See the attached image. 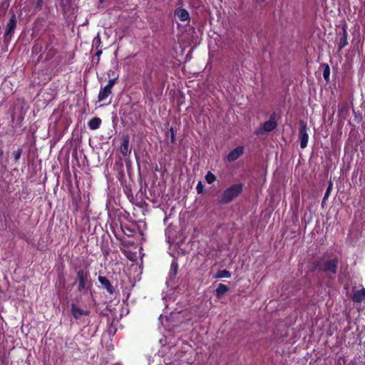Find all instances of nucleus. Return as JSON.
I'll return each mask as SVG.
<instances>
[{
    "label": "nucleus",
    "mask_w": 365,
    "mask_h": 365,
    "mask_svg": "<svg viewBox=\"0 0 365 365\" xmlns=\"http://www.w3.org/2000/svg\"><path fill=\"white\" fill-rule=\"evenodd\" d=\"M324 70H323V77L324 80L328 82L329 81V76H330V68L329 66L327 63H324L322 65Z\"/></svg>",
    "instance_id": "21"
},
{
    "label": "nucleus",
    "mask_w": 365,
    "mask_h": 365,
    "mask_svg": "<svg viewBox=\"0 0 365 365\" xmlns=\"http://www.w3.org/2000/svg\"><path fill=\"white\" fill-rule=\"evenodd\" d=\"M169 132L170 133V143H175V133L176 130L174 129L173 127H170L169 128Z\"/></svg>",
    "instance_id": "27"
},
{
    "label": "nucleus",
    "mask_w": 365,
    "mask_h": 365,
    "mask_svg": "<svg viewBox=\"0 0 365 365\" xmlns=\"http://www.w3.org/2000/svg\"><path fill=\"white\" fill-rule=\"evenodd\" d=\"M243 187L242 183L231 185L221 193L218 202L222 205L230 203L242 192Z\"/></svg>",
    "instance_id": "3"
},
{
    "label": "nucleus",
    "mask_w": 365,
    "mask_h": 365,
    "mask_svg": "<svg viewBox=\"0 0 365 365\" xmlns=\"http://www.w3.org/2000/svg\"><path fill=\"white\" fill-rule=\"evenodd\" d=\"M121 143L119 148L120 153L123 157H128L131 153V148L130 147V136L128 134H123L121 137Z\"/></svg>",
    "instance_id": "7"
},
{
    "label": "nucleus",
    "mask_w": 365,
    "mask_h": 365,
    "mask_svg": "<svg viewBox=\"0 0 365 365\" xmlns=\"http://www.w3.org/2000/svg\"><path fill=\"white\" fill-rule=\"evenodd\" d=\"M205 186L201 181H199L196 186L197 194H202L204 192Z\"/></svg>",
    "instance_id": "28"
},
{
    "label": "nucleus",
    "mask_w": 365,
    "mask_h": 365,
    "mask_svg": "<svg viewBox=\"0 0 365 365\" xmlns=\"http://www.w3.org/2000/svg\"><path fill=\"white\" fill-rule=\"evenodd\" d=\"M76 269V275L73 284L77 286L79 293L86 294L92 285L90 271L88 267Z\"/></svg>",
    "instance_id": "2"
},
{
    "label": "nucleus",
    "mask_w": 365,
    "mask_h": 365,
    "mask_svg": "<svg viewBox=\"0 0 365 365\" xmlns=\"http://www.w3.org/2000/svg\"><path fill=\"white\" fill-rule=\"evenodd\" d=\"M16 17L15 14L13 13L6 25V29L4 33V41L10 40L11 36L14 33V30L16 27Z\"/></svg>",
    "instance_id": "8"
},
{
    "label": "nucleus",
    "mask_w": 365,
    "mask_h": 365,
    "mask_svg": "<svg viewBox=\"0 0 365 365\" xmlns=\"http://www.w3.org/2000/svg\"><path fill=\"white\" fill-rule=\"evenodd\" d=\"M178 264L176 262L173 261L170 265V276L175 277L178 273Z\"/></svg>",
    "instance_id": "23"
},
{
    "label": "nucleus",
    "mask_w": 365,
    "mask_h": 365,
    "mask_svg": "<svg viewBox=\"0 0 365 365\" xmlns=\"http://www.w3.org/2000/svg\"><path fill=\"white\" fill-rule=\"evenodd\" d=\"M102 53H103L102 49L101 48H98L97 51L96 53V56L99 57L102 54Z\"/></svg>",
    "instance_id": "31"
},
{
    "label": "nucleus",
    "mask_w": 365,
    "mask_h": 365,
    "mask_svg": "<svg viewBox=\"0 0 365 365\" xmlns=\"http://www.w3.org/2000/svg\"><path fill=\"white\" fill-rule=\"evenodd\" d=\"M22 152H23V150L21 148H18L16 150H15L13 153V156H14L15 162H18L19 160L21 155L22 154Z\"/></svg>",
    "instance_id": "25"
},
{
    "label": "nucleus",
    "mask_w": 365,
    "mask_h": 365,
    "mask_svg": "<svg viewBox=\"0 0 365 365\" xmlns=\"http://www.w3.org/2000/svg\"><path fill=\"white\" fill-rule=\"evenodd\" d=\"M339 265V259L335 257L330 259L315 260L312 263L310 272H320L329 279H334L337 268Z\"/></svg>",
    "instance_id": "1"
},
{
    "label": "nucleus",
    "mask_w": 365,
    "mask_h": 365,
    "mask_svg": "<svg viewBox=\"0 0 365 365\" xmlns=\"http://www.w3.org/2000/svg\"><path fill=\"white\" fill-rule=\"evenodd\" d=\"M348 45V33L345 27H343V31L339 38V51H341Z\"/></svg>",
    "instance_id": "16"
},
{
    "label": "nucleus",
    "mask_w": 365,
    "mask_h": 365,
    "mask_svg": "<svg viewBox=\"0 0 365 365\" xmlns=\"http://www.w3.org/2000/svg\"><path fill=\"white\" fill-rule=\"evenodd\" d=\"M275 118V113H272L269 116V119L265 121L260 128H257L255 133L256 135H263L265 133L273 131L277 126Z\"/></svg>",
    "instance_id": "5"
},
{
    "label": "nucleus",
    "mask_w": 365,
    "mask_h": 365,
    "mask_svg": "<svg viewBox=\"0 0 365 365\" xmlns=\"http://www.w3.org/2000/svg\"><path fill=\"white\" fill-rule=\"evenodd\" d=\"M43 0H36V9H37L38 11H40L42 9V7H43Z\"/></svg>",
    "instance_id": "29"
},
{
    "label": "nucleus",
    "mask_w": 365,
    "mask_h": 365,
    "mask_svg": "<svg viewBox=\"0 0 365 365\" xmlns=\"http://www.w3.org/2000/svg\"><path fill=\"white\" fill-rule=\"evenodd\" d=\"M44 46V41L42 38H38L36 39L31 48V53L32 55H38L40 54L38 58V61H40V60L43 57V54L41 53V51L43 50V48Z\"/></svg>",
    "instance_id": "9"
},
{
    "label": "nucleus",
    "mask_w": 365,
    "mask_h": 365,
    "mask_svg": "<svg viewBox=\"0 0 365 365\" xmlns=\"http://www.w3.org/2000/svg\"><path fill=\"white\" fill-rule=\"evenodd\" d=\"M175 15L178 18L180 21H185L190 20L189 12L182 8H178L175 11Z\"/></svg>",
    "instance_id": "13"
},
{
    "label": "nucleus",
    "mask_w": 365,
    "mask_h": 365,
    "mask_svg": "<svg viewBox=\"0 0 365 365\" xmlns=\"http://www.w3.org/2000/svg\"><path fill=\"white\" fill-rule=\"evenodd\" d=\"M229 291V287L224 284H219L216 290H215V295L217 298L221 297L222 295L226 294Z\"/></svg>",
    "instance_id": "19"
},
{
    "label": "nucleus",
    "mask_w": 365,
    "mask_h": 365,
    "mask_svg": "<svg viewBox=\"0 0 365 365\" xmlns=\"http://www.w3.org/2000/svg\"><path fill=\"white\" fill-rule=\"evenodd\" d=\"M365 298V289L362 288L355 292L353 294L352 300L354 302L361 303Z\"/></svg>",
    "instance_id": "17"
},
{
    "label": "nucleus",
    "mask_w": 365,
    "mask_h": 365,
    "mask_svg": "<svg viewBox=\"0 0 365 365\" xmlns=\"http://www.w3.org/2000/svg\"><path fill=\"white\" fill-rule=\"evenodd\" d=\"M102 44L101 38L99 34L93 40V46L96 49L101 48Z\"/></svg>",
    "instance_id": "24"
},
{
    "label": "nucleus",
    "mask_w": 365,
    "mask_h": 365,
    "mask_svg": "<svg viewBox=\"0 0 365 365\" xmlns=\"http://www.w3.org/2000/svg\"><path fill=\"white\" fill-rule=\"evenodd\" d=\"M262 2L264 1L265 0H260Z\"/></svg>",
    "instance_id": "33"
},
{
    "label": "nucleus",
    "mask_w": 365,
    "mask_h": 365,
    "mask_svg": "<svg viewBox=\"0 0 365 365\" xmlns=\"http://www.w3.org/2000/svg\"><path fill=\"white\" fill-rule=\"evenodd\" d=\"M98 280L99 283L106 289L108 294L113 295L115 293V289L108 279H107L106 277L99 275Z\"/></svg>",
    "instance_id": "12"
},
{
    "label": "nucleus",
    "mask_w": 365,
    "mask_h": 365,
    "mask_svg": "<svg viewBox=\"0 0 365 365\" xmlns=\"http://www.w3.org/2000/svg\"><path fill=\"white\" fill-rule=\"evenodd\" d=\"M99 1H100L101 3H103V2L105 1V0H99Z\"/></svg>",
    "instance_id": "32"
},
{
    "label": "nucleus",
    "mask_w": 365,
    "mask_h": 365,
    "mask_svg": "<svg viewBox=\"0 0 365 365\" xmlns=\"http://www.w3.org/2000/svg\"><path fill=\"white\" fill-rule=\"evenodd\" d=\"M331 189H332V183H331V182H330L329 185L328 187L327 188V190L324 193V195L323 197L322 202H324L329 197Z\"/></svg>",
    "instance_id": "26"
},
{
    "label": "nucleus",
    "mask_w": 365,
    "mask_h": 365,
    "mask_svg": "<svg viewBox=\"0 0 365 365\" xmlns=\"http://www.w3.org/2000/svg\"><path fill=\"white\" fill-rule=\"evenodd\" d=\"M102 120L98 117H94L88 122V126L91 130H96L100 128Z\"/></svg>",
    "instance_id": "18"
},
{
    "label": "nucleus",
    "mask_w": 365,
    "mask_h": 365,
    "mask_svg": "<svg viewBox=\"0 0 365 365\" xmlns=\"http://www.w3.org/2000/svg\"><path fill=\"white\" fill-rule=\"evenodd\" d=\"M44 48L46 51L45 61L52 59L57 53L58 39L54 34H48L46 40L44 41Z\"/></svg>",
    "instance_id": "4"
},
{
    "label": "nucleus",
    "mask_w": 365,
    "mask_h": 365,
    "mask_svg": "<svg viewBox=\"0 0 365 365\" xmlns=\"http://www.w3.org/2000/svg\"><path fill=\"white\" fill-rule=\"evenodd\" d=\"M299 137L300 139V147L304 149L307 146L309 140L307 123L304 120L299 122Z\"/></svg>",
    "instance_id": "6"
},
{
    "label": "nucleus",
    "mask_w": 365,
    "mask_h": 365,
    "mask_svg": "<svg viewBox=\"0 0 365 365\" xmlns=\"http://www.w3.org/2000/svg\"><path fill=\"white\" fill-rule=\"evenodd\" d=\"M71 313L75 319H79L81 316L88 315L90 311L84 310L78 307L76 304L72 303L71 305Z\"/></svg>",
    "instance_id": "11"
},
{
    "label": "nucleus",
    "mask_w": 365,
    "mask_h": 365,
    "mask_svg": "<svg viewBox=\"0 0 365 365\" xmlns=\"http://www.w3.org/2000/svg\"><path fill=\"white\" fill-rule=\"evenodd\" d=\"M111 93L112 89L106 86L101 88L98 96V102L105 101Z\"/></svg>",
    "instance_id": "15"
},
{
    "label": "nucleus",
    "mask_w": 365,
    "mask_h": 365,
    "mask_svg": "<svg viewBox=\"0 0 365 365\" xmlns=\"http://www.w3.org/2000/svg\"><path fill=\"white\" fill-rule=\"evenodd\" d=\"M117 78H111L108 81V83L106 86V87L112 89L115 83H116Z\"/></svg>",
    "instance_id": "30"
},
{
    "label": "nucleus",
    "mask_w": 365,
    "mask_h": 365,
    "mask_svg": "<svg viewBox=\"0 0 365 365\" xmlns=\"http://www.w3.org/2000/svg\"><path fill=\"white\" fill-rule=\"evenodd\" d=\"M349 106L347 102H342L338 106V115L339 117L345 118L349 115Z\"/></svg>",
    "instance_id": "14"
},
{
    "label": "nucleus",
    "mask_w": 365,
    "mask_h": 365,
    "mask_svg": "<svg viewBox=\"0 0 365 365\" xmlns=\"http://www.w3.org/2000/svg\"><path fill=\"white\" fill-rule=\"evenodd\" d=\"M205 180L208 184L213 183L216 180L217 177L211 171H208L205 176Z\"/></svg>",
    "instance_id": "22"
},
{
    "label": "nucleus",
    "mask_w": 365,
    "mask_h": 365,
    "mask_svg": "<svg viewBox=\"0 0 365 365\" xmlns=\"http://www.w3.org/2000/svg\"><path fill=\"white\" fill-rule=\"evenodd\" d=\"M231 277V273L227 269H220L217 272V278H229Z\"/></svg>",
    "instance_id": "20"
},
{
    "label": "nucleus",
    "mask_w": 365,
    "mask_h": 365,
    "mask_svg": "<svg viewBox=\"0 0 365 365\" xmlns=\"http://www.w3.org/2000/svg\"><path fill=\"white\" fill-rule=\"evenodd\" d=\"M245 152V148L243 146H238L234 149H232L228 153L227 156V160L228 162H234L237 160L240 156L243 155Z\"/></svg>",
    "instance_id": "10"
}]
</instances>
